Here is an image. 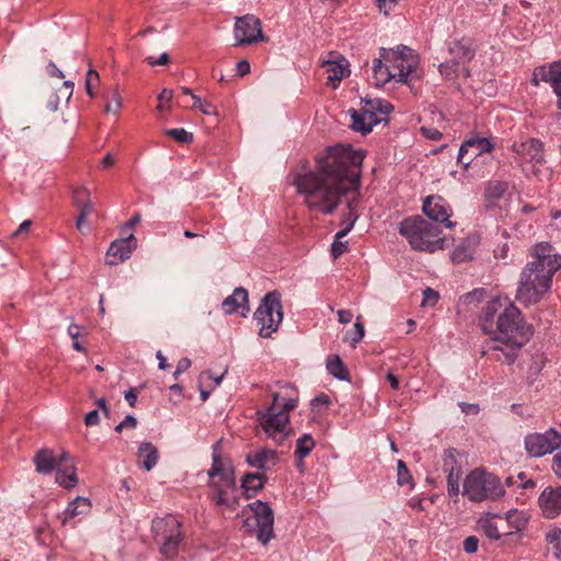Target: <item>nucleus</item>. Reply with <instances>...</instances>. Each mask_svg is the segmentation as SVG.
<instances>
[{"label": "nucleus", "instance_id": "obj_36", "mask_svg": "<svg viewBox=\"0 0 561 561\" xmlns=\"http://www.w3.org/2000/svg\"><path fill=\"white\" fill-rule=\"evenodd\" d=\"M56 482L65 489H72L76 486L78 479L76 468L73 466L66 467L65 469L56 470Z\"/></svg>", "mask_w": 561, "mask_h": 561}, {"label": "nucleus", "instance_id": "obj_32", "mask_svg": "<svg viewBox=\"0 0 561 561\" xmlns=\"http://www.w3.org/2000/svg\"><path fill=\"white\" fill-rule=\"evenodd\" d=\"M383 61L380 55L379 58L374 59L373 72L376 87H383L390 80H396L394 70H391L388 64L383 65Z\"/></svg>", "mask_w": 561, "mask_h": 561}, {"label": "nucleus", "instance_id": "obj_39", "mask_svg": "<svg viewBox=\"0 0 561 561\" xmlns=\"http://www.w3.org/2000/svg\"><path fill=\"white\" fill-rule=\"evenodd\" d=\"M506 190H507V184L505 182H501V181L489 182L485 187L484 196L489 202H495L503 197Z\"/></svg>", "mask_w": 561, "mask_h": 561}, {"label": "nucleus", "instance_id": "obj_37", "mask_svg": "<svg viewBox=\"0 0 561 561\" xmlns=\"http://www.w3.org/2000/svg\"><path fill=\"white\" fill-rule=\"evenodd\" d=\"M522 348V346L516 345H504L502 343L495 342L489 350L499 351L502 353V356L497 357V360L505 362L506 364H513L517 358V352Z\"/></svg>", "mask_w": 561, "mask_h": 561}, {"label": "nucleus", "instance_id": "obj_21", "mask_svg": "<svg viewBox=\"0 0 561 561\" xmlns=\"http://www.w3.org/2000/svg\"><path fill=\"white\" fill-rule=\"evenodd\" d=\"M279 461L278 454L268 448H262L245 455V462L261 472L270 470Z\"/></svg>", "mask_w": 561, "mask_h": 561}, {"label": "nucleus", "instance_id": "obj_31", "mask_svg": "<svg viewBox=\"0 0 561 561\" xmlns=\"http://www.w3.org/2000/svg\"><path fill=\"white\" fill-rule=\"evenodd\" d=\"M91 508L92 504L88 497L77 496L68 503L64 511L62 524L65 525L69 519H72L76 516L89 514Z\"/></svg>", "mask_w": 561, "mask_h": 561}, {"label": "nucleus", "instance_id": "obj_10", "mask_svg": "<svg viewBox=\"0 0 561 561\" xmlns=\"http://www.w3.org/2000/svg\"><path fill=\"white\" fill-rule=\"evenodd\" d=\"M380 56L385 59L391 70H394L397 82H407L409 76L416 70V60L413 49L399 45L396 49L380 48Z\"/></svg>", "mask_w": 561, "mask_h": 561}, {"label": "nucleus", "instance_id": "obj_14", "mask_svg": "<svg viewBox=\"0 0 561 561\" xmlns=\"http://www.w3.org/2000/svg\"><path fill=\"white\" fill-rule=\"evenodd\" d=\"M321 66L328 72L327 84L333 89H336L340 81L351 73L347 59L337 51L328 53L327 57L322 59Z\"/></svg>", "mask_w": 561, "mask_h": 561}, {"label": "nucleus", "instance_id": "obj_60", "mask_svg": "<svg viewBox=\"0 0 561 561\" xmlns=\"http://www.w3.org/2000/svg\"><path fill=\"white\" fill-rule=\"evenodd\" d=\"M330 403H331V400H330L329 396L325 393H320L319 396H317L316 398L312 399L311 407L314 410L319 404L328 407V405H330Z\"/></svg>", "mask_w": 561, "mask_h": 561}, {"label": "nucleus", "instance_id": "obj_38", "mask_svg": "<svg viewBox=\"0 0 561 561\" xmlns=\"http://www.w3.org/2000/svg\"><path fill=\"white\" fill-rule=\"evenodd\" d=\"M316 442L310 434L301 435L296 442L295 456L302 460L314 448Z\"/></svg>", "mask_w": 561, "mask_h": 561}, {"label": "nucleus", "instance_id": "obj_35", "mask_svg": "<svg viewBox=\"0 0 561 561\" xmlns=\"http://www.w3.org/2000/svg\"><path fill=\"white\" fill-rule=\"evenodd\" d=\"M327 369L330 375L340 380H350V373L339 355L328 357Z\"/></svg>", "mask_w": 561, "mask_h": 561}, {"label": "nucleus", "instance_id": "obj_41", "mask_svg": "<svg viewBox=\"0 0 561 561\" xmlns=\"http://www.w3.org/2000/svg\"><path fill=\"white\" fill-rule=\"evenodd\" d=\"M99 83H100L99 72L90 67L87 72L85 81H84L85 92L90 98L95 96L94 87H98Z\"/></svg>", "mask_w": 561, "mask_h": 561}, {"label": "nucleus", "instance_id": "obj_11", "mask_svg": "<svg viewBox=\"0 0 561 561\" xmlns=\"http://www.w3.org/2000/svg\"><path fill=\"white\" fill-rule=\"evenodd\" d=\"M256 522V539L267 545L274 538V512L267 502L256 500L247 505Z\"/></svg>", "mask_w": 561, "mask_h": 561}, {"label": "nucleus", "instance_id": "obj_53", "mask_svg": "<svg viewBox=\"0 0 561 561\" xmlns=\"http://www.w3.org/2000/svg\"><path fill=\"white\" fill-rule=\"evenodd\" d=\"M347 250L348 245L346 241L334 240L333 243L331 244V255L333 256L334 260L337 259Z\"/></svg>", "mask_w": 561, "mask_h": 561}, {"label": "nucleus", "instance_id": "obj_51", "mask_svg": "<svg viewBox=\"0 0 561 561\" xmlns=\"http://www.w3.org/2000/svg\"><path fill=\"white\" fill-rule=\"evenodd\" d=\"M364 333L365 330L363 323L357 321L354 325V331L348 334V339L353 346H355L357 343L362 341V339L364 337Z\"/></svg>", "mask_w": 561, "mask_h": 561}, {"label": "nucleus", "instance_id": "obj_52", "mask_svg": "<svg viewBox=\"0 0 561 561\" xmlns=\"http://www.w3.org/2000/svg\"><path fill=\"white\" fill-rule=\"evenodd\" d=\"M456 453H457L456 449H453V448L445 450V453H444V469H445V471L449 472L450 468L455 469V466L457 465Z\"/></svg>", "mask_w": 561, "mask_h": 561}, {"label": "nucleus", "instance_id": "obj_64", "mask_svg": "<svg viewBox=\"0 0 561 561\" xmlns=\"http://www.w3.org/2000/svg\"><path fill=\"white\" fill-rule=\"evenodd\" d=\"M552 470L561 479V454H556L552 458Z\"/></svg>", "mask_w": 561, "mask_h": 561}, {"label": "nucleus", "instance_id": "obj_40", "mask_svg": "<svg viewBox=\"0 0 561 561\" xmlns=\"http://www.w3.org/2000/svg\"><path fill=\"white\" fill-rule=\"evenodd\" d=\"M546 540L551 546L556 558L561 561V529H551L547 533Z\"/></svg>", "mask_w": 561, "mask_h": 561}, {"label": "nucleus", "instance_id": "obj_49", "mask_svg": "<svg viewBox=\"0 0 561 561\" xmlns=\"http://www.w3.org/2000/svg\"><path fill=\"white\" fill-rule=\"evenodd\" d=\"M458 65L455 60H446L445 62L439 65V72L447 80H451L456 77Z\"/></svg>", "mask_w": 561, "mask_h": 561}, {"label": "nucleus", "instance_id": "obj_59", "mask_svg": "<svg viewBox=\"0 0 561 561\" xmlns=\"http://www.w3.org/2000/svg\"><path fill=\"white\" fill-rule=\"evenodd\" d=\"M459 408H460L461 412L465 414H478L480 411L479 405L476 403L460 402Z\"/></svg>", "mask_w": 561, "mask_h": 561}, {"label": "nucleus", "instance_id": "obj_46", "mask_svg": "<svg viewBox=\"0 0 561 561\" xmlns=\"http://www.w3.org/2000/svg\"><path fill=\"white\" fill-rule=\"evenodd\" d=\"M364 102L365 106L376 114L377 112L381 114H389L393 110V106L389 102L382 100H364Z\"/></svg>", "mask_w": 561, "mask_h": 561}, {"label": "nucleus", "instance_id": "obj_29", "mask_svg": "<svg viewBox=\"0 0 561 561\" xmlns=\"http://www.w3.org/2000/svg\"><path fill=\"white\" fill-rule=\"evenodd\" d=\"M267 477L263 472H248L241 479V488L247 499L256 495L265 485Z\"/></svg>", "mask_w": 561, "mask_h": 561}, {"label": "nucleus", "instance_id": "obj_28", "mask_svg": "<svg viewBox=\"0 0 561 561\" xmlns=\"http://www.w3.org/2000/svg\"><path fill=\"white\" fill-rule=\"evenodd\" d=\"M35 470L39 474H50L58 468L57 456L53 449L42 448L33 457Z\"/></svg>", "mask_w": 561, "mask_h": 561}, {"label": "nucleus", "instance_id": "obj_27", "mask_svg": "<svg viewBox=\"0 0 561 561\" xmlns=\"http://www.w3.org/2000/svg\"><path fill=\"white\" fill-rule=\"evenodd\" d=\"M73 201L77 207L80 208L79 216L76 221L78 230H82L85 218L92 213L93 206L90 201V191L82 186L73 191Z\"/></svg>", "mask_w": 561, "mask_h": 561}, {"label": "nucleus", "instance_id": "obj_45", "mask_svg": "<svg viewBox=\"0 0 561 561\" xmlns=\"http://www.w3.org/2000/svg\"><path fill=\"white\" fill-rule=\"evenodd\" d=\"M286 391H290L291 393H286L285 397L282 396L280 392L272 393V403L267 408H274L276 411H280L284 400L291 396H298L296 388L290 385H286L283 387Z\"/></svg>", "mask_w": 561, "mask_h": 561}, {"label": "nucleus", "instance_id": "obj_23", "mask_svg": "<svg viewBox=\"0 0 561 561\" xmlns=\"http://www.w3.org/2000/svg\"><path fill=\"white\" fill-rule=\"evenodd\" d=\"M221 306L225 313L231 314L240 310L241 316L245 318L250 311L248 290L243 287H237L232 295L222 301Z\"/></svg>", "mask_w": 561, "mask_h": 561}, {"label": "nucleus", "instance_id": "obj_26", "mask_svg": "<svg viewBox=\"0 0 561 561\" xmlns=\"http://www.w3.org/2000/svg\"><path fill=\"white\" fill-rule=\"evenodd\" d=\"M352 125L351 127L363 135L369 134L375 125L381 122L377 117L376 113L368 110L365 105L360 112L356 110H350Z\"/></svg>", "mask_w": 561, "mask_h": 561}, {"label": "nucleus", "instance_id": "obj_9", "mask_svg": "<svg viewBox=\"0 0 561 561\" xmlns=\"http://www.w3.org/2000/svg\"><path fill=\"white\" fill-rule=\"evenodd\" d=\"M208 497L215 506L234 512L239 506V496L233 468L221 478L209 480Z\"/></svg>", "mask_w": 561, "mask_h": 561}, {"label": "nucleus", "instance_id": "obj_56", "mask_svg": "<svg viewBox=\"0 0 561 561\" xmlns=\"http://www.w3.org/2000/svg\"><path fill=\"white\" fill-rule=\"evenodd\" d=\"M479 548V539L476 536H469L463 540V550L467 553H474Z\"/></svg>", "mask_w": 561, "mask_h": 561}, {"label": "nucleus", "instance_id": "obj_13", "mask_svg": "<svg viewBox=\"0 0 561 561\" xmlns=\"http://www.w3.org/2000/svg\"><path fill=\"white\" fill-rule=\"evenodd\" d=\"M234 37L238 45H249L264 39L259 18L245 14L237 18L234 23Z\"/></svg>", "mask_w": 561, "mask_h": 561}, {"label": "nucleus", "instance_id": "obj_17", "mask_svg": "<svg viewBox=\"0 0 561 561\" xmlns=\"http://www.w3.org/2000/svg\"><path fill=\"white\" fill-rule=\"evenodd\" d=\"M508 304L507 299L502 297H495L486 304L480 317L481 329L485 334L494 333L497 324L496 320L505 311Z\"/></svg>", "mask_w": 561, "mask_h": 561}, {"label": "nucleus", "instance_id": "obj_48", "mask_svg": "<svg viewBox=\"0 0 561 561\" xmlns=\"http://www.w3.org/2000/svg\"><path fill=\"white\" fill-rule=\"evenodd\" d=\"M472 259V254L470 249L465 244H459L456 247L451 254V260L456 264H460L467 262Z\"/></svg>", "mask_w": 561, "mask_h": 561}, {"label": "nucleus", "instance_id": "obj_24", "mask_svg": "<svg viewBox=\"0 0 561 561\" xmlns=\"http://www.w3.org/2000/svg\"><path fill=\"white\" fill-rule=\"evenodd\" d=\"M494 518L503 519V516L488 513L478 519L477 529L490 540L502 541V545L511 542L510 539H505V533L500 531Z\"/></svg>", "mask_w": 561, "mask_h": 561}, {"label": "nucleus", "instance_id": "obj_44", "mask_svg": "<svg viewBox=\"0 0 561 561\" xmlns=\"http://www.w3.org/2000/svg\"><path fill=\"white\" fill-rule=\"evenodd\" d=\"M105 98L111 99V101L114 103V108L110 102H106V104L104 106V112L105 113L113 112L115 114L118 113L123 103H122V96H121L117 88L106 92Z\"/></svg>", "mask_w": 561, "mask_h": 561}, {"label": "nucleus", "instance_id": "obj_62", "mask_svg": "<svg viewBox=\"0 0 561 561\" xmlns=\"http://www.w3.org/2000/svg\"><path fill=\"white\" fill-rule=\"evenodd\" d=\"M237 72L240 77L248 75L251 70V66L248 60H240L236 65Z\"/></svg>", "mask_w": 561, "mask_h": 561}, {"label": "nucleus", "instance_id": "obj_7", "mask_svg": "<svg viewBox=\"0 0 561 561\" xmlns=\"http://www.w3.org/2000/svg\"><path fill=\"white\" fill-rule=\"evenodd\" d=\"M283 317L280 294L277 290L268 291L253 314L259 327V335L264 339L271 337L278 330Z\"/></svg>", "mask_w": 561, "mask_h": 561}, {"label": "nucleus", "instance_id": "obj_3", "mask_svg": "<svg viewBox=\"0 0 561 561\" xmlns=\"http://www.w3.org/2000/svg\"><path fill=\"white\" fill-rule=\"evenodd\" d=\"M399 232L405 237L410 245L419 251L430 253L444 248L445 239L440 237L438 226L421 216L405 218L399 225Z\"/></svg>", "mask_w": 561, "mask_h": 561}, {"label": "nucleus", "instance_id": "obj_42", "mask_svg": "<svg viewBox=\"0 0 561 561\" xmlns=\"http://www.w3.org/2000/svg\"><path fill=\"white\" fill-rule=\"evenodd\" d=\"M397 483L399 485L410 484L413 486L412 476L410 474L405 462L401 459L397 462Z\"/></svg>", "mask_w": 561, "mask_h": 561}, {"label": "nucleus", "instance_id": "obj_25", "mask_svg": "<svg viewBox=\"0 0 561 561\" xmlns=\"http://www.w3.org/2000/svg\"><path fill=\"white\" fill-rule=\"evenodd\" d=\"M539 73L541 81L550 84L557 96V108L561 111V59L551 62L548 68L541 67Z\"/></svg>", "mask_w": 561, "mask_h": 561}, {"label": "nucleus", "instance_id": "obj_12", "mask_svg": "<svg viewBox=\"0 0 561 561\" xmlns=\"http://www.w3.org/2000/svg\"><path fill=\"white\" fill-rule=\"evenodd\" d=\"M524 443L530 457H541L553 453L561 446V434L554 428H549L545 433L527 435Z\"/></svg>", "mask_w": 561, "mask_h": 561}, {"label": "nucleus", "instance_id": "obj_61", "mask_svg": "<svg viewBox=\"0 0 561 561\" xmlns=\"http://www.w3.org/2000/svg\"><path fill=\"white\" fill-rule=\"evenodd\" d=\"M398 0H377L378 8L385 14H388L389 11L396 5Z\"/></svg>", "mask_w": 561, "mask_h": 561}, {"label": "nucleus", "instance_id": "obj_2", "mask_svg": "<svg viewBox=\"0 0 561 561\" xmlns=\"http://www.w3.org/2000/svg\"><path fill=\"white\" fill-rule=\"evenodd\" d=\"M531 261L522 270L516 300L525 307L539 304L551 290L553 275L561 268V255L549 242H538L530 250Z\"/></svg>", "mask_w": 561, "mask_h": 561}, {"label": "nucleus", "instance_id": "obj_63", "mask_svg": "<svg viewBox=\"0 0 561 561\" xmlns=\"http://www.w3.org/2000/svg\"><path fill=\"white\" fill-rule=\"evenodd\" d=\"M339 321L343 324L350 323L353 319V312L351 310L341 309L337 311Z\"/></svg>", "mask_w": 561, "mask_h": 561}, {"label": "nucleus", "instance_id": "obj_19", "mask_svg": "<svg viewBox=\"0 0 561 561\" xmlns=\"http://www.w3.org/2000/svg\"><path fill=\"white\" fill-rule=\"evenodd\" d=\"M137 247V240L133 233L128 237L115 240L106 252V264L113 266L127 260Z\"/></svg>", "mask_w": 561, "mask_h": 561}, {"label": "nucleus", "instance_id": "obj_47", "mask_svg": "<svg viewBox=\"0 0 561 561\" xmlns=\"http://www.w3.org/2000/svg\"><path fill=\"white\" fill-rule=\"evenodd\" d=\"M459 471L450 468L447 476V491L449 496H456L459 494Z\"/></svg>", "mask_w": 561, "mask_h": 561}, {"label": "nucleus", "instance_id": "obj_22", "mask_svg": "<svg viewBox=\"0 0 561 561\" xmlns=\"http://www.w3.org/2000/svg\"><path fill=\"white\" fill-rule=\"evenodd\" d=\"M512 148L517 154L529 159L535 164L541 163L545 160L543 144L537 138L514 142Z\"/></svg>", "mask_w": 561, "mask_h": 561}, {"label": "nucleus", "instance_id": "obj_34", "mask_svg": "<svg viewBox=\"0 0 561 561\" xmlns=\"http://www.w3.org/2000/svg\"><path fill=\"white\" fill-rule=\"evenodd\" d=\"M221 442L222 438H220L213 445V463L210 469L208 470L209 480L221 478L225 473L229 471V469L224 468L221 456L219 454Z\"/></svg>", "mask_w": 561, "mask_h": 561}, {"label": "nucleus", "instance_id": "obj_58", "mask_svg": "<svg viewBox=\"0 0 561 561\" xmlns=\"http://www.w3.org/2000/svg\"><path fill=\"white\" fill-rule=\"evenodd\" d=\"M99 422H100V415H99L98 410H92L89 413H87L84 416V424L87 426H94V425L99 424Z\"/></svg>", "mask_w": 561, "mask_h": 561}, {"label": "nucleus", "instance_id": "obj_55", "mask_svg": "<svg viewBox=\"0 0 561 561\" xmlns=\"http://www.w3.org/2000/svg\"><path fill=\"white\" fill-rule=\"evenodd\" d=\"M146 61L149 66H165L170 62V56L168 53H162L158 58L153 56H149L146 58Z\"/></svg>", "mask_w": 561, "mask_h": 561}, {"label": "nucleus", "instance_id": "obj_54", "mask_svg": "<svg viewBox=\"0 0 561 561\" xmlns=\"http://www.w3.org/2000/svg\"><path fill=\"white\" fill-rule=\"evenodd\" d=\"M439 299V295L436 290H434L433 288H426L424 291H423V301H422V305L425 306V305H431V306H434Z\"/></svg>", "mask_w": 561, "mask_h": 561}, {"label": "nucleus", "instance_id": "obj_20", "mask_svg": "<svg viewBox=\"0 0 561 561\" xmlns=\"http://www.w3.org/2000/svg\"><path fill=\"white\" fill-rule=\"evenodd\" d=\"M503 516L513 529L505 533V539H510L511 542H519L523 539V533L526 530L530 515L527 511L510 510Z\"/></svg>", "mask_w": 561, "mask_h": 561}, {"label": "nucleus", "instance_id": "obj_8", "mask_svg": "<svg viewBox=\"0 0 561 561\" xmlns=\"http://www.w3.org/2000/svg\"><path fill=\"white\" fill-rule=\"evenodd\" d=\"M182 524L172 515L152 520L153 539L159 545V551L168 559L174 558L179 552V545L183 539Z\"/></svg>", "mask_w": 561, "mask_h": 561}, {"label": "nucleus", "instance_id": "obj_1", "mask_svg": "<svg viewBox=\"0 0 561 561\" xmlns=\"http://www.w3.org/2000/svg\"><path fill=\"white\" fill-rule=\"evenodd\" d=\"M364 157L362 151L353 150L348 146L330 147L317 159L314 170L298 173L294 178L293 184L299 194L305 195L306 205L311 210H319L324 215L335 211L343 195H355L347 199L352 218L348 225L335 234L334 240L344 238L358 218L356 199L359 195Z\"/></svg>", "mask_w": 561, "mask_h": 561}, {"label": "nucleus", "instance_id": "obj_18", "mask_svg": "<svg viewBox=\"0 0 561 561\" xmlns=\"http://www.w3.org/2000/svg\"><path fill=\"white\" fill-rule=\"evenodd\" d=\"M538 505L545 518L553 519L561 515V486H547L538 497Z\"/></svg>", "mask_w": 561, "mask_h": 561}, {"label": "nucleus", "instance_id": "obj_43", "mask_svg": "<svg viewBox=\"0 0 561 561\" xmlns=\"http://www.w3.org/2000/svg\"><path fill=\"white\" fill-rule=\"evenodd\" d=\"M164 133L167 136L171 137L180 144H190L194 139L193 134L185 130L184 128L167 129Z\"/></svg>", "mask_w": 561, "mask_h": 561}, {"label": "nucleus", "instance_id": "obj_16", "mask_svg": "<svg viewBox=\"0 0 561 561\" xmlns=\"http://www.w3.org/2000/svg\"><path fill=\"white\" fill-rule=\"evenodd\" d=\"M423 213L425 216L438 224H443L446 228H453L455 224L449 220V208L440 196L431 195L423 202Z\"/></svg>", "mask_w": 561, "mask_h": 561}, {"label": "nucleus", "instance_id": "obj_6", "mask_svg": "<svg viewBox=\"0 0 561 561\" xmlns=\"http://www.w3.org/2000/svg\"><path fill=\"white\" fill-rule=\"evenodd\" d=\"M463 494L471 502L496 500L504 494L500 479L482 469L472 470L463 481Z\"/></svg>", "mask_w": 561, "mask_h": 561}, {"label": "nucleus", "instance_id": "obj_15", "mask_svg": "<svg viewBox=\"0 0 561 561\" xmlns=\"http://www.w3.org/2000/svg\"><path fill=\"white\" fill-rule=\"evenodd\" d=\"M494 148L493 142L483 137H476L466 140L459 148L458 162L467 169L470 163L485 152H490Z\"/></svg>", "mask_w": 561, "mask_h": 561}, {"label": "nucleus", "instance_id": "obj_5", "mask_svg": "<svg viewBox=\"0 0 561 561\" xmlns=\"http://www.w3.org/2000/svg\"><path fill=\"white\" fill-rule=\"evenodd\" d=\"M297 404L298 396H291L284 400L280 411H276L274 408L256 411V420L267 438L283 444L290 433L289 412L296 409Z\"/></svg>", "mask_w": 561, "mask_h": 561}, {"label": "nucleus", "instance_id": "obj_4", "mask_svg": "<svg viewBox=\"0 0 561 561\" xmlns=\"http://www.w3.org/2000/svg\"><path fill=\"white\" fill-rule=\"evenodd\" d=\"M493 341L504 345L523 346L531 336L530 327L526 324L520 310L513 304L506 306L505 311L496 320Z\"/></svg>", "mask_w": 561, "mask_h": 561}, {"label": "nucleus", "instance_id": "obj_30", "mask_svg": "<svg viewBox=\"0 0 561 561\" xmlns=\"http://www.w3.org/2000/svg\"><path fill=\"white\" fill-rule=\"evenodd\" d=\"M159 460V453L157 447L150 442L140 443L137 450V461L140 467L146 471L154 468Z\"/></svg>", "mask_w": 561, "mask_h": 561}, {"label": "nucleus", "instance_id": "obj_50", "mask_svg": "<svg viewBox=\"0 0 561 561\" xmlns=\"http://www.w3.org/2000/svg\"><path fill=\"white\" fill-rule=\"evenodd\" d=\"M193 108H198L204 115H217L216 107L206 101H202V99L197 95H193Z\"/></svg>", "mask_w": 561, "mask_h": 561}, {"label": "nucleus", "instance_id": "obj_57", "mask_svg": "<svg viewBox=\"0 0 561 561\" xmlns=\"http://www.w3.org/2000/svg\"><path fill=\"white\" fill-rule=\"evenodd\" d=\"M420 131L425 138L431 140H439L443 137V134L433 127L422 126Z\"/></svg>", "mask_w": 561, "mask_h": 561}, {"label": "nucleus", "instance_id": "obj_33", "mask_svg": "<svg viewBox=\"0 0 561 561\" xmlns=\"http://www.w3.org/2000/svg\"><path fill=\"white\" fill-rule=\"evenodd\" d=\"M448 50L453 57L451 60H455L457 64L468 62L474 56V49L461 41L451 42Z\"/></svg>", "mask_w": 561, "mask_h": 561}]
</instances>
